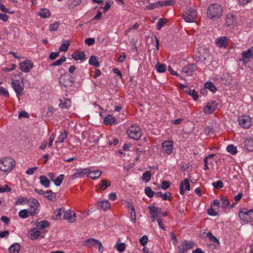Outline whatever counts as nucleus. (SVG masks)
Wrapping results in <instances>:
<instances>
[{
    "instance_id": "f257e3e1",
    "label": "nucleus",
    "mask_w": 253,
    "mask_h": 253,
    "mask_svg": "<svg viewBox=\"0 0 253 253\" xmlns=\"http://www.w3.org/2000/svg\"><path fill=\"white\" fill-rule=\"evenodd\" d=\"M222 7L218 3L211 4L207 10V16L211 19H218L222 13Z\"/></svg>"
},
{
    "instance_id": "f03ea898",
    "label": "nucleus",
    "mask_w": 253,
    "mask_h": 253,
    "mask_svg": "<svg viewBox=\"0 0 253 253\" xmlns=\"http://www.w3.org/2000/svg\"><path fill=\"white\" fill-rule=\"evenodd\" d=\"M15 166V160L11 157H6L0 161V169L3 171L11 170Z\"/></svg>"
},
{
    "instance_id": "7ed1b4c3",
    "label": "nucleus",
    "mask_w": 253,
    "mask_h": 253,
    "mask_svg": "<svg viewBox=\"0 0 253 253\" xmlns=\"http://www.w3.org/2000/svg\"><path fill=\"white\" fill-rule=\"evenodd\" d=\"M239 216L245 222H251L253 220V209L249 210L246 208H242L240 210Z\"/></svg>"
},
{
    "instance_id": "20e7f679",
    "label": "nucleus",
    "mask_w": 253,
    "mask_h": 253,
    "mask_svg": "<svg viewBox=\"0 0 253 253\" xmlns=\"http://www.w3.org/2000/svg\"><path fill=\"white\" fill-rule=\"evenodd\" d=\"M127 134L129 137L135 140H138L142 135V131L138 126H132L127 129Z\"/></svg>"
},
{
    "instance_id": "39448f33",
    "label": "nucleus",
    "mask_w": 253,
    "mask_h": 253,
    "mask_svg": "<svg viewBox=\"0 0 253 253\" xmlns=\"http://www.w3.org/2000/svg\"><path fill=\"white\" fill-rule=\"evenodd\" d=\"M97 246L100 252H102L104 251L103 247L101 243L98 240L94 238H89V239L83 242V246L91 248L92 246Z\"/></svg>"
},
{
    "instance_id": "423d86ee",
    "label": "nucleus",
    "mask_w": 253,
    "mask_h": 253,
    "mask_svg": "<svg viewBox=\"0 0 253 253\" xmlns=\"http://www.w3.org/2000/svg\"><path fill=\"white\" fill-rule=\"evenodd\" d=\"M239 124L244 128H249L252 124L251 118L249 116L240 117L238 119Z\"/></svg>"
},
{
    "instance_id": "0eeeda50",
    "label": "nucleus",
    "mask_w": 253,
    "mask_h": 253,
    "mask_svg": "<svg viewBox=\"0 0 253 253\" xmlns=\"http://www.w3.org/2000/svg\"><path fill=\"white\" fill-rule=\"evenodd\" d=\"M197 17V11L195 10H188L183 14V18L187 22H193Z\"/></svg>"
},
{
    "instance_id": "6e6552de",
    "label": "nucleus",
    "mask_w": 253,
    "mask_h": 253,
    "mask_svg": "<svg viewBox=\"0 0 253 253\" xmlns=\"http://www.w3.org/2000/svg\"><path fill=\"white\" fill-rule=\"evenodd\" d=\"M29 200V202L28 204L30 207L33 209V211H30V214L33 216L39 212L38 208L40 207V204L35 199L32 198Z\"/></svg>"
},
{
    "instance_id": "1a4fd4ad",
    "label": "nucleus",
    "mask_w": 253,
    "mask_h": 253,
    "mask_svg": "<svg viewBox=\"0 0 253 253\" xmlns=\"http://www.w3.org/2000/svg\"><path fill=\"white\" fill-rule=\"evenodd\" d=\"M59 83L64 87L71 86L73 84V81L71 77L67 75H62L59 78Z\"/></svg>"
},
{
    "instance_id": "9d476101",
    "label": "nucleus",
    "mask_w": 253,
    "mask_h": 253,
    "mask_svg": "<svg viewBox=\"0 0 253 253\" xmlns=\"http://www.w3.org/2000/svg\"><path fill=\"white\" fill-rule=\"evenodd\" d=\"M19 66L22 71L27 73L33 68L34 64L30 60H26L20 63Z\"/></svg>"
},
{
    "instance_id": "9b49d317",
    "label": "nucleus",
    "mask_w": 253,
    "mask_h": 253,
    "mask_svg": "<svg viewBox=\"0 0 253 253\" xmlns=\"http://www.w3.org/2000/svg\"><path fill=\"white\" fill-rule=\"evenodd\" d=\"M148 209L150 211L151 218L152 219V221L154 222L156 217H159L158 214L161 213V209L154 206H149L148 207Z\"/></svg>"
},
{
    "instance_id": "f8f14e48",
    "label": "nucleus",
    "mask_w": 253,
    "mask_h": 253,
    "mask_svg": "<svg viewBox=\"0 0 253 253\" xmlns=\"http://www.w3.org/2000/svg\"><path fill=\"white\" fill-rule=\"evenodd\" d=\"M197 69V66L195 64H188L182 68V72L187 76L192 75L193 72Z\"/></svg>"
},
{
    "instance_id": "ddd939ff",
    "label": "nucleus",
    "mask_w": 253,
    "mask_h": 253,
    "mask_svg": "<svg viewBox=\"0 0 253 253\" xmlns=\"http://www.w3.org/2000/svg\"><path fill=\"white\" fill-rule=\"evenodd\" d=\"M217 108V103L216 101H212L211 103H208L204 107V112L207 114H211Z\"/></svg>"
},
{
    "instance_id": "4468645a",
    "label": "nucleus",
    "mask_w": 253,
    "mask_h": 253,
    "mask_svg": "<svg viewBox=\"0 0 253 253\" xmlns=\"http://www.w3.org/2000/svg\"><path fill=\"white\" fill-rule=\"evenodd\" d=\"M64 218L70 223H74L76 220V215L74 211L68 210L65 212Z\"/></svg>"
},
{
    "instance_id": "2eb2a0df",
    "label": "nucleus",
    "mask_w": 253,
    "mask_h": 253,
    "mask_svg": "<svg viewBox=\"0 0 253 253\" xmlns=\"http://www.w3.org/2000/svg\"><path fill=\"white\" fill-rule=\"evenodd\" d=\"M196 56L200 60L204 61L210 56L209 51L207 48H203L196 54Z\"/></svg>"
},
{
    "instance_id": "dca6fc26",
    "label": "nucleus",
    "mask_w": 253,
    "mask_h": 253,
    "mask_svg": "<svg viewBox=\"0 0 253 253\" xmlns=\"http://www.w3.org/2000/svg\"><path fill=\"white\" fill-rule=\"evenodd\" d=\"M162 147L164 152L168 154H170L172 152V142L165 141L162 143Z\"/></svg>"
},
{
    "instance_id": "f3484780",
    "label": "nucleus",
    "mask_w": 253,
    "mask_h": 253,
    "mask_svg": "<svg viewBox=\"0 0 253 253\" xmlns=\"http://www.w3.org/2000/svg\"><path fill=\"white\" fill-rule=\"evenodd\" d=\"M181 248H180V247H178V248H179V252L180 253H185L188 250L192 248L193 243L187 241H184L181 244Z\"/></svg>"
},
{
    "instance_id": "a211bd4d",
    "label": "nucleus",
    "mask_w": 253,
    "mask_h": 253,
    "mask_svg": "<svg viewBox=\"0 0 253 253\" xmlns=\"http://www.w3.org/2000/svg\"><path fill=\"white\" fill-rule=\"evenodd\" d=\"M71 57L76 60H83L85 59L86 56L84 53L83 51H75L71 54Z\"/></svg>"
},
{
    "instance_id": "6ab92c4d",
    "label": "nucleus",
    "mask_w": 253,
    "mask_h": 253,
    "mask_svg": "<svg viewBox=\"0 0 253 253\" xmlns=\"http://www.w3.org/2000/svg\"><path fill=\"white\" fill-rule=\"evenodd\" d=\"M228 38L226 37H221L216 41V43L220 47H226L228 45Z\"/></svg>"
},
{
    "instance_id": "aec40b11",
    "label": "nucleus",
    "mask_w": 253,
    "mask_h": 253,
    "mask_svg": "<svg viewBox=\"0 0 253 253\" xmlns=\"http://www.w3.org/2000/svg\"><path fill=\"white\" fill-rule=\"evenodd\" d=\"M11 85L17 95H20L22 94L24 89L19 84V81H16L12 82Z\"/></svg>"
},
{
    "instance_id": "412c9836",
    "label": "nucleus",
    "mask_w": 253,
    "mask_h": 253,
    "mask_svg": "<svg viewBox=\"0 0 253 253\" xmlns=\"http://www.w3.org/2000/svg\"><path fill=\"white\" fill-rule=\"evenodd\" d=\"M104 123L106 125H115L117 123L116 118L112 115H108L104 119Z\"/></svg>"
},
{
    "instance_id": "4be33fe9",
    "label": "nucleus",
    "mask_w": 253,
    "mask_h": 253,
    "mask_svg": "<svg viewBox=\"0 0 253 253\" xmlns=\"http://www.w3.org/2000/svg\"><path fill=\"white\" fill-rule=\"evenodd\" d=\"M102 172L101 170H97L93 171H90V170L88 172L87 177L93 179H96L99 178Z\"/></svg>"
},
{
    "instance_id": "5701e85b",
    "label": "nucleus",
    "mask_w": 253,
    "mask_h": 253,
    "mask_svg": "<svg viewBox=\"0 0 253 253\" xmlns=\"http://www.w3.org/2000/svg\"><path fill=\"white\" fill-rule=\"evenodd\" d=\"M184 91L188 94L192 96L195 101L197 100L199 98L198 92L195 91L194 89H191V88L187 87L186 89L184 90Z\"/></svg>"
},
{
    "instance_id": "b1692460",
    "label": "nucleus",
    "mask_w": 253,
    "mask_h": 253,
    "mask_svg": "<svg viewBox=\"0 0 253 253\" xmlns=\"http://www.w3.org/2000/svg\"><path fill=\"white\" fill-rule=\"evenodd\" d=\"M60 103L59 104V106L61 108H69L72 104L71 100L70 98H66L65 99L64 102H62V100L60 99Z\"/></svg>"
},
{
    "instance_id": "393cba45",
    "label": "nucleus",
    "mask_w": 253,
    "mask_h": 253,
    "mask_svg": "<svg viewBox=\"0 0 253 253\" xmlns=\"http://www.w3.org/2000/svg\"><path fill=\"white\" fill-rule=\"evenodd\" d=\"M235 18L232 14H227L225 19V24L227 26L233 25L235 22Z\"/></svg>"
},
{
    "instance_id": "a878e982",
    "label": "nucleus",
    "mask_w": 253,
    "mask_h": 253,
    "mask_svg": "<svg viewBox=\"0 0 253 253\" xmlns=\"http://www.w3.org/2000/svg\"><path fill=\"white\" fill-rule=\"evenodd\" d=\"M44 197L51 201H54L56 199L55 193H53L51 190H48L45 192Z\"/></svg>"
},
{
    "instance_id": "bb28decb",
    "label": "nucleus",
    "mask_w": 253,
    "mask_h": 253,
    "mask_svg": "<svg viewBox=\"0 0 253 253\" xmlns=\"http://www.w3.org/2000/svg\"><path fill=\"white\" fill-rule=\"evenodd\" d=\"M171 194L169 192L163 194L161 192H158L155 194V196L162 198L164 201L167 200L168 198H169V201H171L172 198L169 196Z\"/></svg>"
},
{
    "instance_id": "cd10ccee",
    "label": "nucleus",
    "mask_w": 253,
    "mask_h": 253,
    "mask_svg": "<svg viewBox=\"0 0 253 253\" xmlns=\"http://www.w3.org/2000/svg\"><path fill=\"white\" fill-rule=\"evenodd\" d=\"M20 249V245L17 243H14L10 247L8 251L10 253H19Z\"/></svg>"
},
{
    "instance_id": "c85d7f7f",
    "label": "nucleus",
    "mask_w": 253,
    "mask_h": 253,
    "mask_svg": "<svg viewBox=\"0 0 253 253\" xmlns=\"http://www.w3.org/2000/svg\"><path fill=\"white\" fill-rule=\"evenodd\" d=\"M89 64L96 67H98L100 65L98 61L97 57L95 55H91L89 60Z\"/></svg>"
},
{
    "instance_id": "c756f323",
    "label": "nucleus",
    "mask_w": 253,
    "mask_h": 253,
    "mask_svg": "<svg viewBox=\"0 0 253 253\" xmlns=\"http://www.w3.org/2000/svg\"><path fill=\"white\" fill-rule=\"evenodd\" d=\"M98 206L103 210L106 211L110 208V204L108 201H104L98 202Z\"/></svg>"
},
{
    "instance_id": "7c9ffc66",
    "label": "nucleus",
    "mask_w": 253,
    "mask_h": 253,
    "mask_svg": "<svg viewBox=\"0 0 253 253\" xmlns=\"http://www.w3.org/2000/svg\"><path fill=\"white\" fill-rule=\"evenodd\" d=\"M40 183L42 185L44 186L45 187L47 188L50 185V181L49 179L44 175L41 176L40 177Z\"/></svg>"
},
{
    "instance_id": "2f4dec72",
    "label": "nucleus",
    "mask_w": 253,
    "mask_h": 253,
    "mask_svg": "<svg viewBox=\"0 0 253 253\" xmlns=\"http://www.w3.org/2000/svg\"><path fill=\"white\" fill-rule=\"evenodd\" d=\"M99 185L100 189L102 191H104L107 187L111 185V182L105 179L102 180Z\"/></svg>"
},
{
    "instance_id": "473e14b6",
    "label": "nucleus",
    "mask_w": 253,
    "mask_h": 253,
    "mask_svg": "<svg viewBox=\"0 0 253 253\" xmlns=\"http://www.w3.org/2000/svg\"><path fill=\"white\" fill-rule=\"evenodd\" d=\"M155 68L158 72L164 73L166 71L167 66L164 64H162L158 62L155 66Z\"/></svg>"
},
{
    "instance_id": "72a5a7b5",
    "label": "nucleus",
    "mask_w": 253,
    "mask_h": 253,
    "mask_svg": "<svg viewBox=\"0 0 253 253\" xmlns=\"http://www.w3.org/2000/svg\"><path fill=\"white\" fill-rule=\"evenodd\" d=\"M205 86L213 93H215L217 91L215 86L211 82H206Z\"/></svg>"
},
{
    "instance_id": "f704fd0d",
    "label": "nucleus",
    "mask_w": 253,
    "mask_h": 253,
    "mask_svg": "<svg viewBox=\"0 0 253 253\" xmlns=\"http://www.w3.org/2000/svg\"><path fill=\"white\" fill-rule=\"evenodd\" d=\"M29 202V199H27L25 197L21 196V197H18L16 202H15V205H23L25 203L28 204Z\"/></svg>"
},
{
    "instance_id": "c9c22d12",
    "label": "nucleus",
    "mask_w": 253,
    "mask_h": 253,
    "mask_svg": "<svg viewBox=\"0 0 253 253\" xmlns=\"http://www.w3.org/2000/svg\"><path fill=\"white\" fill-rule=\"evenodd\" d=\"M151 177V173L150 171H147L145 172L142 176V179L144 182H147L150 181Z\"/></svg>"
},
{
    "instance_id": "e433bc0d",
    "label": "nucleus",
    "mask_w": 253,
    "mask_h": 253,
    "mask_svg": "<svg viewBox=\"0 0 253 253\" xmlns=\"http://www.w3.org/2000/svg\"><path fill=\"white\" fill-rule=\"evenodd\" d=\"M67 136V132L66 130H65L63 133H61L60 135L58 137L57 140L56 141V143H62L64 140L66 138Z\"/></svg>"
},
{
    "instance_id": "4c0bfd02",
    "label": "nucleus",
    "mask_w": 253,
    "mask_h": 253,
    "mask_svg": "<svg viewBox=\"0 0 253 253\" xmlns=\"http://www.w3.org/2000/svg\"><path fill=\"white\" fill-rule=\"evenodd\" d=\"M167 22V19L165 18H160L159 19V20H158V22L157 24V27H156V29L157 30H160L162 27Z\"/></svg>"
},
{
    "instance_id": "58836bf2",
    "label": "nucleus",
    "mask_w": 253,
    "mask_h": 253,
    "mask_svg": "<svg viewBox=\"0 0 253 253\" xmlns=\"http://www.w3.org/2000/svg\"><path fill=\"white\" fill-rule=\"evenodd\" d=\"M66 60V58L64 56L61 57L59 59L53 62L52 63L50 64V66H56L61 65L63 64L64 62H65Z\"/></svg>"
},
{
    "instance_id": "ea45409f",
    "label": "nucleus",
    "mask_w": 253,
    "mask_h": 253,
    "mask_svg": "<svg viewBox=\"0 0 253 253\" xmlns=\"http://www.w3.org/2000/svg\"><path fill=\"white\" fill-rule=\"evenodd\" d=\"M39 15L42 18H46L50 15V12L47 9H42L39 13Z\"/></svg>"
},
{
    "instance_id": "a19ab883",
    "label": "nucleus",
    "mask_w": 253,
    "mask_h": 253,
    "mask_svg": "<svg viewBox=\"0 0 253 253\" xmlns=\"http://www.w3.org/2000/svg\"><path fill=\"white\" fill-rule=\"evenodd\" d=\"M29 234L30 235V238L32 240H35L37 239L40 235V232L38 230L35 231L34 230H32L30 231Z\"/></svg>"
},
{
    "instance_id": "79ce46f5",
    "label": "nucleus",
    "mask_w": 253,
    "mask_h": 253,
    "mask_svg": "<svg viewBox=\"0 0 253 253\" xmlns=\"http://www.w3.org/2000/svg\"><path fill=\"white\" fill-rule=\"evenodd\" d=\"M207 236L210 241L216 243L218 245L220 244L219 240L211 232H208Z\"/></svg>"
},
{
    "instance_id": "37998d69",
    "label": "nucleus",
    "mask_w": 253,
    "mask_h": 253,
    "mask_svg": "<svg viewBox=\"0 0 253 253\" xmlns=\"http://www.w3.org/2000/svg\"><path fill=\"white\" fill-rule=\"evenodd\" d=\"M226 150L229 153H230L232 155H235L237 153L236 147L232 144L228 145L226 148Z\"/></svg>"
},
{
    "instance_id": "c03bdc74",
    "label": "nucleus",
    "mask_w": 253,
    "mask_h": 253,
    "mask_svg": "<svg viewBox=\"0 0 253 253\" xmlns=\"http://www.w3.org/2000/svg\"><path fill=\"white\" fill-rule=\"evenodd\" d=\"M64 178V175L63 174H60L58 177L55 179L54 182L56 186H59L61 185L63 180Z\"/></svg>"
},
{
    "instance_id": "a18cd8bd",
    "label": "nucleus",
    "mask_w": 253,
    "mask_h": 253,
    "mask_svg": "<svg viewBox=\"0 0 253 253\" xmlns=\"http://www.w3.org/2000/svg\"><path fill=\"white\" fill-rule=\"evenodd\" d=\"M29 214L27 210H22L19 211L18 214L19 216L22 218H26L29 217Z\"/></svg>"
},
{
    "instance_id": "49530a36",
    "label": "nucleus",
    "mask_w": 253,
    "mask_h": 253,
    "mask_svg": "<svg viewBox=\"0 0 253 253\" xmlns=\"http://www.w3.org/2000/svg\"><path fill=\"white\" fill-rule=\"evenodd\" d=\"M62 208L58 209L54 212V215L52 216V218L55 220H59L61 217V211Z\"/></svg>"
},
{
    "instance_id": "de8ad7c7",
    "label": "nucleus",
    "mask_w": 253,
    "mask_h": 253,
    "mask_svg": "<svg viewBox=\"0 0 253 253\" xmlns=\"http://www.w3.org/2000/svg\"><path fill=\"white\" fill-rule=\"evenodd\" d=\"M145 193L149 198H152L154 195V192L150 187H146L145 189Z\"/></svg>"
},
{
    "instance_id": "09e8293b",
    "label": "nucleus",
    "mask_w": 253,
    "mask_h": 253,
    "mask_svg": "<svg viewBox=\"0 0 253 253\" xmlns=\"http://www.w3.org/2000/svg\"><path fill=\"white\" fill-rule=\"evenodd\" d=\"M221 199L222 200V208L223 209L226 208L230 204L229 200L226 197L223 196H221Z\"/></svg>"
},
{
    "instance_id": "8fccbe9b",
    "label": "nucleus",
    "mask_w": 253,
    "mask_h": 253,
    "mask_svg": "<svg viewBox=\"0 0 253 253\" xmlns=\"http://www.w3.org/2000/svg\"><path fill=\"white\" fill-rule=\"evenodd\" d=\"M242 57L245 59L249 58L253 56L252 51L249 49L247 51H245L242 53Z\"/></svg>"
},
{
    "instance_id": "3c124183",
    "label": "nucleus",
    "mask_w": 253,
    "mask_h": 253,
    "mask_svg": "<svg viewBox=\"0 0 253 253\" xmlns=\"http://www.w3.org/2000/svg\"><path fill=\"white\" fill-rule=\"evenodd\" d=\"M49 225V224L47 221L43 220L42 221L39 222L37 224V226L39 228L42 229L48 227Z\"/></svg>"
},
{
    "instance_id": "603ef678",
    "label": "nucleus",
    "mask_w": 253,
    "mask_h": 253,
    "mask_svg": "<svg viewBox=\"0 0 253 253\" xmlns=\"http://www.w3.org/2000/svg\"><path fill=\"white\" fill-rule=\"evenodd\" d=\"M70 44V42L67 41V43H63L59 48V50L60 51H66L68 47Z\"/></svg>"
},
{
    "instance_id": "864d4df0",
    "label": "nucleus",
    "mask_w": 253,
    "mask_h": 253,
    "mask_svg": "<svg viewBox=\"0 0 253 253\" xmlns=\"http://www.w3.org/2000/svg\"><path fill=\"white\" fill-rule=\"evenodd\" d=\"M116 248L119 252H123L125 250L126 245L125 243L117 244Z\"/></svg>"
},
{
    "instance_id": "5fc2aeb1",
    "label": "nucleus",
    "mask_w": 253,
    "mask_h": 253,
    "mask_svg": "<svg viewBox=\"0 0 253 253\" xmlns=\"http://www.w3.org/2000/svg\"><path fill=\"white\" fill-rule=\"evenodd\" d=\"M90 170V169H80L77 170V172L80 175V176H81L84 175L86 173H88Z\"/></svg>"
},
{
    "instance_id": "6e6d98bb",
    "label": "nucleus",
    "mask_w": 253,
    "mask_h": 253,
    "mask_svg": "<svg viewBox=\"0 0 253 253\" xmlns=\"http://www.w3.org/2000/svg\"><path fill=\"white\" fill-rule=\"evenodd\" d=\"M246 146L248 150L252 151L253 149V139H249L246 142Z\"/></svg>"
},
{
    "instance_id": "4d7b16f0",
    "label": "nucleus",
    "mask_w": 253,
    "mask_h": 253,
    "mask_svg": "<svg viewBox=\"0 0 253 253\" xmlns=\"http://www.w3.org/2000/svg\"><path fill=\"white\" fill-rule=\"evenodd\" d=\"M213 187L216 189H220L223 187V183L221 180L212 183Z\"/></svg>"
},
{
    "instance_id": "13d9d810",
    "label": "nucleus",
    "mask_w": 253,
    "mask_h": 253,
    "mask_svg": "<svg viewBox=\"0 0 253 253\" xmlns=\"http://www.w3.org/2000/svg\"><path fill=\"white\" fill-rule=\"evenodd\" d=\"M139 242L142 246H145L148 242V237L146 235H144L139 239Z\"/></svg>"
},
{
    "instance_id": "bf43d9fd",
    "label": "nucleus",
    "mask_w": 253,
    "mask_h": 253,
    "mask_svg": "<svg viewBox=\"0 0 253 253\" xmlns=\"http://www.w3.org/2000/svg\"><path fill=\"white\" fill-rule=\"evenodd\" d=\"M0 10H1L3 12L12 14L14 13L13 11H10L9 9L6 8L4 5L0 3Z\"/></svg>"
},
{
    "instance_id": "052dcab7",
    "label": "nucleus",
    "mask_w": 253,
    "mask_h": 253,
    "mask_svg": "<svg viewBox=\"0 0 253 253\" xmlns=\"http://www.w3.org/2000/svg\"><path fill=\"white\" fill-rule=\"evenodd\" d=\"M59 23L56 22L50 25L49 30L51 32L55 31L57 30Z\"/></svg>"
},
{
    "instance_id": "680f3d73",
    "label": "nucleus",
    "mask_w": 253,
    "mask_h": 253,
    "mask_svg": "<svg viewBox=\"0 0 253 253\" xmlns=\"http://www.w3.org/2000/svg\"><path fill=\"white\" fill-rule=\"evenodd\" d=\"M126 206L127 208L130 210V211H132V212L133 211L134 212V219H136V215H135V211L134 210V208L133 206V205L129 202H126Z\"/></svg>"
},
{
    "instance_id": "e2e57ef3",
    "label": "nucleus",
    "mask_w": 253,
    "mask_h": 253,
    "mask_svg": "<svg viewBox=\"0 0 253 253\" xmlns=\"http://www.w3.org/2000/svg\"><path fill=\"white\" fill-rule=\"evenodd\" d=\"M0 94L5 97H8L9 95L8 91L3 87H0Z\"/></svg>"
},
{
    "instance_id": "0e129e2a",
    "label": "nucleus",
    "mask_w": 253,
    "mask_h": 253,
    "mask_svg": "<svg viewBox=\"0 0 253 253\" xmlns=\"http://www.w3.org/2000/svg\"><path fill=\"white\" fill-rule=\"evenodd\" d=\"M59 55V52H51L49 54V58L51 60L56 59Z\"/></svg>"
},
{
    "instance_id": "69168bd1",
    "label": "nucleus",
    "mask_w": 253,
    "mask_h": 253,
    "mask_svg": "<svg viewBox=\"0 0 253 253\" xmlns=\"http://www.w3.org/2000/svg\"><path fill=\"white\" fill-rule=\"evenodd\" d=\"M11 190V188L9 187L7 185H5L3 187H0V193L10 192Z\"/></svg>"
},
{
    "instance_id": "338daca9",
    "label": "nucleus",
    "mask_w": 253,
    "mask_h": 253,
    "mask_svg": "<svg viewBox=\"0 0 253 253\" xmlns=\"http://www.w3.org/2000/svg\"><path fill=\"white\" fill-rule=\"evenodd\" d=\"M85 42L88 45H92L95 43V39L94 38H87L85 39Z\"/></svg>"
},
{
    "instance_id": "774afa93",
    "label": "nucleus",
    "mask_w": 253,
    "mask_h": 253,
    "mask_svg": "<svg viewBox=\"0 0 253 253\" xmlns=\"http://www.w3.org/2000/svg\"><path fill=\"white\" fill-rule=\"evenodd\" d=\"M170 186V183L167 181H163L162 182V188L166 190L169 188Z\"/></svg>"
}]
</instances>
